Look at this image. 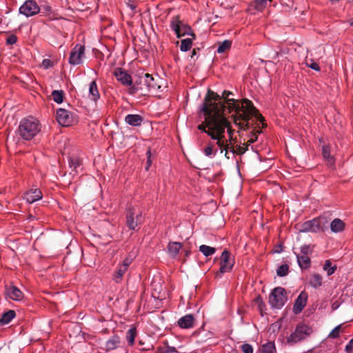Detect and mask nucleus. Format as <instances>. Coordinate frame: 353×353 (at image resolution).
<instances>
[{"mask_svg":"<svg viewBox=\"0 0 353 353\" xmlns=\"http://www.w3.org/2000/svg\"><path fill=\"white\" fill-rule=\"evenodd\" d=\"M137 335V330L135 327H131L126 333V340L130 345H132Z\"/></svg>","mask_w":353,"mask_h":353,"instance_id":"33","label":"nucleus"},{"mask_svg":"<svg viewBox=\"0 0 353 353\" xmlns=\"http://www.w3.org/2000/svg\"><path fill=\"white\" fill-rule=\"evenodd\" d=\"M120 342V338L118 336H113L107 341L105 343V350L107 351H110L116 349L117 347H119Z\"/></svg>","mask_w":353,"mask_h":353,"instance_id":"24","label":"nucleus"},{"mask_svg":"<svg viewBox=\"0 0 353 353\" xmlns=\"http://www.w3.org/2000/svg\"><path fill=\"white\" fill-rule=\"evenodd\" d=\"M227 123L226 121L221 125H215L213 128L214 131L212 130L209 133V136L211 137L212 139L216 140V145L220 148L221 149V153L223 152V147L225 146L226 142L228 141L225 139V127Z\"/></svg>","mask_w":353,"mask_h":353,"instance_id":"9","label":"nucleus"},{"mask_svg":"<svg viewBox=\"0 0 353 353\" xmlns=\"http://www.w3.org/2000/svg\"><path fill=\"white\" fill-rule=\"evenodd\" d=\"M268 1L271 2L272 0H254L252 3V6L256 10H263L268 5Z\"/></svg>","mask_w":353,"mask_h":353,"instance_id":"31","label":"nucleus"},{"mask_svg":"<svg viewBox=\"0 0 353 353\" xmlns=\"http://www.w3.org/2000/svg\"><path fill=\"white\" fill-rule=\"evenodd\" d=\"M89 97L91 100L94 101H97L100 97V94L95 81H92L90 83Z\"/></svg>","mask_w":353,"mask_h":353,"instance_id":"23","label":"nucleus"},{"mask_svg":"<svg viewBox=\"0 0 353 353\" xmlns=\"http://www.w3.org/2000/svg\"><path fill=\"white\" fill-rule=\"evenodd\" d=\"M232 41L229 40H225L221 43L217 48V52L219 54L223 53L231 48Z\"/></svg>","mask_w":353,"mask_h":353,"instance_id":"35","label":"nucleus"},{"mask_svg":"<svg viewBox=\"0 0 353 353\" xmlns=\"http://www.w3.org/2000/svg\"><path fill=\"white\" fill-rule=\"evenodd\" d=\"M192 40H194L192 38L190 39H182L181 41V46H180V49L181 51H183V52H186L188 50H189L191 47H192Z\"/></svg>","mask_w":353,"mask_h":353,"instance_id":"37","label":"nucleus"},{"mask_svg":"<svg viewBox=\"0 0 353 353\" xmlns=\"http://www.w3.org/2000/svg\"><path fill=\"white\" fill-rule=\"evenodd\" d=\"M296 258L299 265L301 269H307L308 268H310L311 261L309 256L296 254Z\"/></svg>","mask_w":353,"mask_h":353,"instance_id":"25","label":"nucleus"},{"mask_svg":"<svg viewBox=\"0 0 353 353\" xmlns=\"http://www.w3.org/2000/svg\"><path fill=\"white\" fill-rule=\"evenodd\" d=\"M190 254V251H186L185 252V256L188 257Z\"/></svg>","mask_w":353,"mask_h":353,"instance_id":"61","label":"nucleus"},{"mask_svg":"<svg viewBox=\"0 0 353 353\" xmlns=\"http://www.w3.org/2000/svg\"><path fill=\"white\" fill-rule=\"evenodd\" d=\"M70 165L74 169H77L80 165V161L77 159H73L70 161Z\"/></svg>","mask_w":353,"mask_h":353,"instance_id":"54","label":"nucleus"},{"mask_svg":"<svg viewBox=\"0 0 353 353\" xmlns=\"http://www.w3.org/2000/svg\"><path fill=\"white\" fill-rule=\"evenodd\" d=\"M322 154L325 159L329 163H332L334 162L333 157L331 155L330 148L328 145H324L322 148Z\"/></svg>","mask_w":353,"mask_h":353,"instance_id":"36","label":"nucleus"},{"mask_svg":"<svg viewBox=\"0 0 353 353\" xmlns=\"http://www.w3.org/2000/svg\"><path fill=\"white\" fill-rule=\"evenodd\" d=\"M323 270L327 272L328 276L332 275L336 270V265H332V262L330 260L325 261Z\"/></svg>","mask_w":353,"mask_h":353,"instance_id":"39","label":"nucleus"},{"mask_svg":"<svg viewBox=\"0 0 353 353\" xmlns=\"http://www.w3.org/2000/svg\"><path fill=\"white\" fill-rule=\"evenodd\" d=\"M194 318L192 314H186L180 318L178 325L181 328L188 329L194 326Z\"/></svg>","mask_w":353,"mask_h":353,"instance_id":"19","label":"nucleus"},{"mask_svg":"<svg viewBox=\"0 0 353 353\" xmlns=\"http://www.w3.org/2000/svg\"><path fill=\"white\" fill-rule=\"evenodd\" d=\"M341 325H338L330 332L329 336L333 339L339 337Z\"/></svg>","mask_w":353,"mask_h":353,"instance_id":"48","label":"nucleus"},{"mask_svg":"<svg viewBox=\"0 0 353 353\" xmlns=\"http://www.w3.org/2000/svg\"><path fill=\"white\" fill-rule=\"evenodd\" d=\"M216 152L217 150L214 149V145L212 143H209L203 150V153L207 157L215 156Z\"/></svg>","mask_w":353,"mask_h":353,"instance_id":"41","label":"nucleus"},{"mask_svg":"<svg viewBox=\"0 0 353 353\" xmlns=\"http://www.w3.org/2000/svg\"><path fill=\"white\" fill-rule=\"evenodd\" d=\"M6 293L8 297L14 301H21L23 298V292L14 285L6 287Z\"/></svg>","mask_w":353,"mask_h":353,"instance_id":"17","label":"nucleus"},{"mask_svg":"<svg viewBox=\"0 0 353 353\" xmlns=\"http://www.w3.org/2000/svg\"><path fill=\"white\" fill-rule=\"evenodd\" d=\"M285 290L281 287L275 288L269 296V303L272 307L281 308L287 301Z\"/></svg>","mask_w":353,"mask_h":353,"instance_id":"10","label":"nucleus"},{"mask_svg":"<svg viewBox=\"0 0 353 353\" xmlns=\"http://www.w3.org/2000/svg\"><path fill=\"white\" fill-rule=\"evenodd\" d=\"M241 350L243 353H253V347L248 343H244L241 346Z\"/></svg>","mask_w":353,"mask_h":353,"instance_id":"47","label":"nucleus"},{"mask_svg":"<svg viewBox=\"0 0 353 353\" xmlns=\"http://www.w3.org/2000/svg\"><path fill=\"white\" fill-rule=\"evenodd\" d=\"M42 65L45 69H48L53 65V63L50 59H45L42 62Z\"/></svg>","mask_w":353,"mask_h":353,"instance_id":"53","label":"nucleus"},{"mask_svg":"<svg viewBox=\"0 0 353 353\" xmlns=\"http://www.w3.org/2000/svg\"><path fill=\"white\" fill-rule=\"evenodd\" d=\"M289 266L287 264L280 265L276 270V274L279 276H285L288 274Z\"/></svg>","mask_w":353,"mask_h":353,"instance_id":"43","label":"nucleus"},{"mask_svg":"<svg viewBox=\"0 0 353 353\" xmlns=\"http://www.w3.org/2000/svg\"><path fill=\"white\" fill-rule=\"evenodd\" d=\"M261 351L262 353H274L276 348L273 342H268L261 346Z\"/></svg>","mask_w":353,"mask_h":353,"instance_id":"34","label":"nucleus"},{"mask_svg":"<svg viewBox=\"0 0 353 353\" xmlns=\"http://www.w3.org/2000/svg\"><path fill=\"white\" fill-rule=\"evenodd\" d=\"M307 298L308 295L305 291H302L299 294L293 306V312L294 314H298L301 312L307 304Z\"/></svg>","mask_w":353,"mask_h":353,"instance_id":"16","label":"nucleus"},{"mask_svg":"<svg viewBox=\"0 0 353 353\" xmlns=\"http://www.w3.org/2000/svg\"><path fill=\"white\" fill-rule=\"evenodd\" d=\"M300 230L301 232H318L319 230L316 219L306 221L304 223H303Z\"/></svg>","mask_w":353,"mask_h":353,"instance_id":"21","label":"nucleus"},{"mask_svg":"<svg viewBox=\"0 0 353 353\" xmlns=\"http://www.w3.org/2000/svg\"><path fill=\"white\" fill-rule=\"evenodd\" d=\"M114 77L121 82L123 85H132L131 76L123 69L121 68H116L113 72Z\"/></svg>","mask_w":353,"mask_h":353,"instance_id":"15","label":"nucleus"},{"mask_svg":"<svg viewBox=\"0 0 353 353\" xmlns=\"http://www.w3.org/2000/svg\"><path fill=\"white\" fill-rule=\"evenodd\" d=\"M40 12V8L34 0H27L19 8V12L27 17L34 16Z\"/></svg>","mask_w":353,"mask_h":353,"instance_id":"12","label":"nucleus"},{"mask_svg":"<svg viewBox=\"0 0 353 353\" xmlns=\"http://www.w3.org/2000/svg\"><path fill=\"white\" fill-rule=\"evenodd\" d=\"M176 350L174 347H171L168 345V342L165 343L164 352L165 353H174L176 352Z\"/></svg>","mask_w":353,"mask_h":353,"instance_id":"52","label":"nucleus"},{"mask_svg":"<svg viewBox=\"0 0 353 353\" xmlns=\"http://www.w3.org/2000/svg\"><path fill=\"white\" fill-rule=\"evenodd\" d=\"M351 26H353V21L351 23Z\"/></svg>","mask_w":353,"mask_h":353,"instance_id":"63","label":"nucleus"},{"mask_svg":"<svg viewBox=\"0 0 353 353\" xmlns=\"http://www.w3.org/2000/svg\"><path fill=\"white\" fill-rule=\"evenodd\" d=\"M250 129H252V130L251 132V137L247 142L248 145H250L251 143L256 141L258 139V134L262 132L261 130L256 129V127H252Z\"/></svg>","mask_w":353,"mask_h":353,"instance_id":"38","label":"nucleus"},{"mask_svg":"<svg viewBox=\"0 0 353 353\" xmlns=\"http://www.w3.org/2000/svg\"><path fill=\"white\" fill-rule=\"evenodd\" d=\"M170 28L176 33L178 38L190 35L193 39H196V35L192 31L191 28L187 24L183 23L180 19L179 16L172 17L170 21Z\"/></svg>","mask_w":353,"mask_h":353,"instance_id":"8","label":"nucleus"},{"mask_svg":"<svg viewBox=\"0 0 353 353\" xmlns=\"http://www.w3.org/2000/svg\"><path fill=\"white\" fill-rule=\"evenodd\" d=\"M306 64L309 68H310L316 71L320 70V68H319V65L316 63L314 62L312 59L310 60V63H309L308 61H307Z\"/></svg>","mask_w":353,"mask_h":353,"instance_id":"51","label":"nucleus"},{"mask_svg":"<svg viewBox=\"0 0 353 353\" xmlns=\"http://www.w3.org/2000/svg\"><path fill=\"white\" fill-rule=\"evenodd\" d=\"M219 99L218 94L211 90H208L203 99L201 111L205 116V120L198 125V129L208 136L211 130L214 131L213 128L215 125L221 126L225 121V119H219L223 110V106L216 102Z\"/></svg>","mask_w":353,"mask_h":353,"instance_id":"1","label":"nucleus"},{"mask_svg":"<svg viewBox=\"0 0 353 353\" xmlns=\"http://www.w3.org/2000/svg\"><path fill=\"white\" fill-rule=\"evenodd\" d=\"M345 351L347 353H353V338L346 345Z\"/></svg>","mask_w":353,"mask_h":353,"instance_id":"55","label":"nucleus"},{"mask_svg":"<svg viewBox=\"0 0 353 353\" xmlns=\"http://www.w3.org/2000/svg\"><path fill=\"white\" fill-rule=\"evenodd\" d=\"M219 119H225L226 121V125L227 127H225V130H227V132L229 135V141H230L231 142L234 141V139H233V134L234 133V130L232 128V125H231V123L230 122V121L228 119V118L224 115V114H222V113H220V115H219Z\"/></svg>","mask_w":353,"mask_h":353,"instance_id":"28","label":"nucleus"},{"mask_svg":"<svg viewBox=\"0 0 353 353\" xmlns=\"http://www.w3.org/2000/svg\"><path fill=\"white\" fill-rule=\"evenodd\" d=\"M17 41V37L15 34H11L6 39L7 45H13Z\"/></svg>","mask_w":353,"mask_h":353,"instance_id":"50","label":"nucleus"},{"mask_svg":"<svg viewBox=\"0 0 353 353\" xmlns=\"http://www.w3.org/2000/svg\"><path fill=\"white\" fill-rule=\"evenodd\" d=\"M312 252V249L310 245H304L301 248V255H307L309 256Z\"/></svg>","mask_w":353,"mask_h":353,"instance_id":"46","label":"nucleus"},{"mask_svg":"<svg viewBox=\"0 0 353 353\" xmlns=\"http://www.w3.org/2000/svg\"><path fill=\"white\" fill-rule=\"evenodd\" d=\"M322 280H323V278L320 274H314L312 276L310 281V283L313 288H317L321 286Z\"/></svg>","mask_w":353,"mask_h":353,"instance_id":"30","label":"nucleus"},{"mask_svg":"<svg viewBox=\"0 0 353 353\" xmlns=\"http://www.w3.org/2000/svg\"><path fill=\"white\" fill-rule=\"evenodd\" d=\"M146 155H147V163H146L147 165L145 166V170H148L149 168L150 167V165H152V153H151L150 149L148 150V151L146 152Z\"/></svg>","mask_w":353,"mask_h":353,"instance_id":"49","label":"nucleus"},{"mask_svg":"<svg viewBox=\"0 0 353 353\" xmlns=\"http://www.w3.org/2000/svg\"><path fill=\"white\" fill-rule=\"evenodd\" d=\"M18 130L23 139L30 140L40 131L39 121L34 117L23 119L20 122Z\"/></svg>","mask_w":353,"mask_h":353,"instance_id":"4","label":"nucleus"},{"mask_svg":"<svg viewBox=\"0 0 353 353\" xmlns=\"http://www.w3.org/2000/svg\"><path fill=\"white\" fill-rule=\"evenodd\" d=\"M199 50V48H194L193 49L192 53H191V58H193L196 54V51Z\"/></svg>","mask_w":353,"mask_h":353,"instance_id":"58","label":"nucleus"},{"mask_svg":"<svg viewBox=\"0 0 353 353\" xmlns=\"http://www.w3.org/2000/svg\"><path fill=\"white\" fill-rule=\"evenodd\" d=\"M234 265V260L231 257V254L227 250H224L220 257V268L215 276L220 278L223 274L230 272Z\"/></svg>","mask_w":353,"mask_h":353,"instance_id":"11","label":"nucleus"},{"mask_svg":"<svg viewBox=\"0 0 353 353\" xmlns=\"http://www.w3.org/2000/svg\"><path fill=\"white\" fill-rule=\"evenodd\" d=\"M243 102L245 106H241L243 110L240 114L231 115L233 123L239 128L237 132L240 133V130L247 131L252 127L261 130L259 125L252 119L253 117L261 123L262 128H265L267 124L265 123V118L254 106L253 103L248 99H244Z\"/></svg>","mask_w":353,"mask_h":353,"instance_id":"2","label":"nucleus"},{"mask_svg":"<svg viewBox=\"0 0 353 353\" xmlns=\"http://www.w3.org/2000/svg\"><path fill=\"white\" fill-rule=\"evenodd\" d=\"M56 119L62 126L71 125L74 122L73 114L63 108L57 110Z\"/></svg>","mask_w":353,"mask_h":353,"instance_id":"13","label":"nucleus"},{"mask_svg":"<svg viewBox=\"0 0 353 353\" xmlns=\"http://www.w3.org/2000/svg\"><path fill=\"white\" fill-rule=\"evenodd\" d=\"M131 262H132V260H131V259H128V258H126V259H124V261H123V263H122L121 265H121V266H122V267H125V269H127V270H128V267H129L130 264L131 263Z\"/></svg>","mask_w":353,"mask_h":353,"instance_id":"56","label":"nucleus"},{"mask_svg":"<svg viewBox=\"0 0 353 353\" xmlns=\"http://www.w3.org/2000/svg\"><path fill=\"white\" fill-rule=\"evenodd\" d=\"M85 48L83 46L77 45L72 50L69 58V63L72 65H79L81 63V57L84 54Z\"/></svg>","mask_w":353,"mask_h":353,"instance_id":"14","label":"nucleus"},{"mask_svg":"<svg viewBox=\"0 0 353 353\" xmlns=\"http://www.w3.org/2000/svg\"><path fill=\"white\" fill-rule=\"evenodd\" d=\"M144 221L142 212L137 207H130L126 212V225L131 230L137 228Z\"/></svg>","mask_w":353,"mask_h":353,"instance_id":"7","label":"nucleus"},{"mask_svg":"<svg viewBox=\"0 0 353 353\" xmlns=\"http://www.w3.org/2000/svg\"><path fill=\"white\" fill-rule=\"evenodd\" d=\"M127 269L125 267L119 265L114 274V280L117 283H119L123 274L126 272Z\"/></svg>","mask_w":353,"mask_h":353,"instance_id":"42","label":"nucleus"},{"mask_svg":"<svg viewBox=\"0 0 353 353\" xmlns=\"http://www.w3.org/2000/svg\"><path fill=\"white\" fill-rule=\"evenodd\" d=\"M128 6L130 7V8H131V9H132V10H133V9H134V8H136V6H135L134 3H128Z\"/></svg>","mask_w":353,"mask_h":353,"instance_id":"59","label":"nucleus"},{"mask_svg":"<svg viewBox=\"0 0 353 353\" xmlns=\"http://www.w3.org/2000/svg\"><path fill=\"white\" fill-rule=\"evenodd\" d=\"M231 94H232V92L227 90H224L221 96L218 94L220 99L219 101H216V102L223 106V110H221L222 114H224V112L227 108L229 113L234 112L233 114H240L241 110H243L241 106H245V103L243 102L244 99L241 100L230 99L228 97Z\"/></svg>","mask_w":353,"mask_h":353,"instance_id":"3","label":"nucleus"},{"mask_svg":"<svg viewBox=\"0 0 353 353\" xmlns=\"http://www.w3.org/2000/svg\"><path fill=\"white\" fill-rule=\"evenodd\" d=\"M257 301H260L261 302H262L261 297H258Z\"/></svg>","mask_w":353,"mask_h":353,"instance_id":"62","label":"nucleus"},{"mask_svg":"<svg viewBox=\"0 0 353 353\" xmlns=\"http://www.w3.org/2000/svg\"><path fill=\"white\" fill-rule=\"evenodd\" d=\"M42 198V193L39 189L32 188L24 194V199L29 203H32Z\"/></svg>","mask_w":353,"mask_h":353,"instance_id":"18","label":"nucleus"},{"mask_svg":"<svg viewBox=\"0 0 353 353\" xmlns=\"http://www.w3.org/2000/svg\"><path fill=\"white\" fill-rule=\"evenodd\" d=\"M248 146H249V145L248 143H245L244 146L239 145L237 147L236 150H235L234 148H232L231 152L233 154H237L241 155V154H244L248 150Z\"/></svg>","mask_w":353,"mask_h":353,"instance_id":"44","label":"nucleus"},{"mask_svg":"<svg viewBox=\"0 0 353 353\" xmlns=\"http://www.w3.org/2000/svg\"><path fill=\"white\" fill-rule=\"evenodd\" d=\"M137 81L140 85L141 94L143 95H146L148 92L157 91L160 88L157 80L148 73H142L139 76Z\"/></svg>","mask_w":353,"mask_h":353,"instance_id":"6","label":"nucleus"},{"mask_svg":"<svg viewBox=\"0 0 353 353\" xmlns=\"http://www.w3.org/2000/svg\"><path fill=\"white\" fill-rule=\"evenodd\" d=\"M312 333V329L305 323H300L294 331L287 337V343L293 345L299 342L304 341Z\"/></svg>","mask_w":353,"mask_h":353,"instance_id":"5","label":"nucleus"},{"mask_svg":"<svg viewBox=\"0 0 353 353\" xmlns=\"http://www.w3.org/2000/svg\"><path fill=\"white\" fill-rule=\"evenodd\" d=\"M52 96L53 100L56 103H61V102H63L64 92L62 90H54L52 92Z\"/></svg>","mask_w":353,"mask_h":353,"instance_id":"40","label":"nucleus"},{"mask_svg":"<svg viewBox=\"0 0 353 353\" xmlns=\"http://www.w3.org/2000/svg\"><path fill=\"white\" fill-rule=\"evenodd\" d=\"M330 225L332 232L334 233L341 232L345 229L344 222L338 218L334 219Z\"/></svg>","mask_w":353,"mask_h":353,"instance_id":"22","label":"nucleus"},{"mask_svg":"<svg viewBox=\"0 0 353 353\" xmlns=\"http://www.w3.org/2000/svg\"><path fill=\"white\" fill-rule=\"evenodd\" d=\"M319 232L323 231L328 228L329 221L325 216L316 218Z\"/></svg>","mask_w":353,"mask_h":353,"instance_id":"29","label":"nucleus"},{"mask_svg":"<svg viewBox=\"0 0 353 353\" xmlns=\"http://www.w3.org/2000/svg\"><path fill=\"white\" fill-rule=\"evenodd\" d=\"M130 88H128V93L130 94H134L137 92H141L140 85L138 84L137 80L135 81L134 83L132 82V85H129Z\"/></svg>","mask_w":353,"mask_h":353,"instance_id":"45","label":"nucleus"},{"mask_svg":"<svg viewBox=\"0 0 353 353\" xmlns=\"http://www.w3.org/2000/svg\"><path fill=\"white\" fill-rule=\"evenodd\" d=\"M182 247L181 243L178 242H171L168 245V250L172 257H175Z\"/></svg>","mask_w":353,"mask_h":353,"instance_id":"26","label":"nucleus"},{"mask_svg":"<svg viewBox=\"0 0 353 353\" xmlns=\"http://www.w3.org/2000/svg\"><path fill=\"white\" fill-rule=\"evenodd\" d=\"M143 121V117L139 114H128L125 117V121L132 126H140Z\"/></svg>","mask_w":353,"mask_h":353,"instance_id":"20","label":"nucleus"},{"mask_svg":"<svg viewBox=\"0 0 353 353\" xmlns=\"http://www.w3.org/2000/svg\"><path fill=\"white\" fill-rule=\"evenodd\" d=\"M224 156L226 159H230V157H229V152L228 151H225V153H224Z\"/></svg>","mask_w":353,"mask_h":353,"instance_id":"60","label":"nucleus"},{"mask_svg":"<svg viewBox=\"0 0 353 353\" xmlns=\"http://www.w3.org/2000/svg\"><path fill=\"white\" fill-rule=\"evenodd\" d=\"M199 251L202 252L204 256H209L215 253L216 249L208 245H201L199 247Z\"/></svg>","mask_w":353,"mask_h":353,"instance_id":"32","label":"nucleus"},{"mask_svg":"<svg viewBox=\"0 0 353 353\" xmlns=\"http://www.w3.org/2000/svg\"><path fill=\"white\" fill-rule=\"evenodd\" d=\"M232 148H232V147H231V148H230V147L229 143H228V141H227V142H226V144H225V147H223V151H224V150H225V151H228V150H229V149H230V150H231Z\"/></svg>","mask_w":353,"mask_h":353,"instance_id":"57","label":"nucleus"},{"mask_svg":"<svg viewBox=\"0 0 353 353\" xmlns=\"http://www.w3.org/2000/svg\"><path fill=\"white\" fill-rule=\"evenodd\" d=\"M16 314L14 310H8L3 314L0 319V325H4L9 323L15 316Z\"/></svg>","mask_w":353,"mask_h":353,"instance_id":"27","label":"nucleus"}]
</instances>
